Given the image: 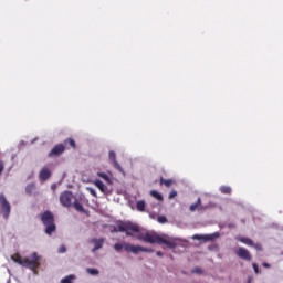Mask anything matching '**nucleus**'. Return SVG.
<instances>
[{
    "mask_svg": "<svg viewBox=\"0 0 283 283\" xmlns=\"http://www.w3.org/2000/svg\"><path fill=\"white\" fill-rule=\"evenodd\" d=\"M73 206H74V209L76 211H80L81 213L85 212V208H83V203L82 202L74 201Z\"/></svg>",
    "mask_w": 283,
    "mask_h": 283,
    "instance_id": "412c9836",
    "label": "nucleus"
},
{
    "mask_svg": "<svg viewBox=\"0 0 283 283\" xmlns=\"http://www.w3.org/2000/svg\"><path fill=\"white\" fill-rule=\"evenodd\" d=\"M41 222L45 227L46 235H52L56 231V223H54V214L46 210L41 214Z\"/></svg>",
    "mask_w": 283,
    "mask_h": 283,
    "instance_id": "20e7f679",
    "label": "nucleus"
},
{
    "mask_svg": "<svg viewBox=\"0 0 283 283\" xmlns=\"http://www.w3.org/2000/svg\"><path fill=\"white\" fill-rule=\"evenodd\" d=\"M191 273H197V275H200L202 273V269L200 268H193Z\"/></svg>",
    "mask_w": 283,
    "mask_h": 283,
    "instance_id": "7c9ffc66",
    "label": "nucleus"
},
{
    "mask_svg": "<svg viewBox=\"0 0 283 283\" xmlns=\"http://www.w3.org/2000/svg\"><path fill=\"white\" fill-rule=\"evenodd\" d=\"M11 260L15 262V264H20V266H25L31 271H36L39 266H41V256L36 252H33L31 255V260L28 258H22L19 254H14L11 256Z\"/></svg>",
    "mask_w": 283,
    "mask_h": 283,
    "instance_id": "f257e3e1",
    "label": "nucleus"
},
{
    "mask_svg": "<svg viewBox=\"0 0 283 283\" xmlns=\"http://www.w3.org/2000/svg\"><path fill=\"white\" fill-rule=\"evenodd\" d=\"M111 233H126L128 238H134L135 233H138V224L132 222H118Z\"/></svg>",
    "mask_w": 283,
    "mask_h": 283,
    "instance_id": "7ed1b4c3",
    "label": "nucleus"
},
{
    "mask_svg": "<svg viewBox=\"0 0 283 283\" xmlns=\"http://www.w3.org/2000/svg\"><path fill=\"white\" fill-rule=\"evenodd\" d=\"M216 238H220V234L218 232L212 234H195L192 237V240H201L202 242H213Z\"/></svg>",
    "mask_w": 283,
    "mask_h": 283,
    "instance_id": "6e6552de",
    "label": "nucleus"
},
{
    "mask_svg": "<svg viewBox=\"0 0 283 283\" xmlns=\"http://www.w3.org/2000/svg\"><path fill=\"white\" fill-rule=\"evenodd\" d=\"M72 200H74V195H72V191H64L60 195V202L62 207H72Z\"/></svg>",
    "mask_w": 283,
    "mask_h": 283,
    "instance_id": "0eeeda50",
    "label": "nucleus"
},
{
    "mask_svg": "<svg viewBox=\"0 0 283 283\" xmlns=\"http://www.w3.org/2000/svg\"><path fill=\"white\" fill-rule=\"evenodd\" d=\"M65 251H67V248H65V245H61L59 248V253H65Z\"/></svg>",
    "mask_w": 283,
    "mask_h": 283,
    "instance_id": "72a5a7b5",
    "label": "nucleus"
},
{
    "mask_svg": "<svg viewBox=\"0 0 283 283\" xmlns=\"http://www.w3.org/2000/svg\"><path fill=\"white\" fill-rule=\"evenodd\" d=\"M52 176V171L50 170V168L48 167H43L40 172H39V178L40 180H42L43 182H45V180H50Z\"/></svg>",
    "mask_w": 283,
    "mask_h": 283,
    "instance_id": "4468645a",
    "label": "nucleus"
},
{
    "mask_svg": "<svg viewBox=\"0 0 283 283\" xmlns=\"http://www.w3.org/2000/svg\"><path fill=\"white\" fill-rule=\"evenodd\" d=\"M34 191H36V185L34 184H29L25 187V193H28L29 196H32V193H34Z\"/></svg>",
    "mask_w": 283,
    "mask_h": 283,
    "instance_id": "a211bd4d",
    "label": "nucleus"
},
{
    "mask_svg": "<svg viewBox=\"0 0 283 283\" xmlns=\"http://www.w3.org/2000/svg\"><path fill=\"white\" fill-rule=\"evenodd\" d=\"M159 244H166V247H168V249H176V247H178L176 241L169 240V239H167L165 237H161V241H160Z\"/></svg>",
    "mask_w": 283,
    "mask_h": 283,
    "instance_id": "2eb2a0df",
    "label": "nucleus"
},
{
    "mask_svg": "<svg viewBox=\"0 0 283 283\" xmlns=\"http://www.w3.org/2000/svg\"><path fill=\"white\" fill-rule=\"evenodd\" d=\"M92 196H96V191L94 189H90Z\"/></svg>",
    "mask_w": 283,
    "mask_h": 283,
    "instance_id": "e433bc0d",
    "label": "nucleus"
},
{
    "mask_svg": "<svg viewBox=\"0 0 283 283\" xmlns=\"http://www.w3.org/2000/svg\"><path fill=\"white\" fill-rule=\"evenodd\" d=\"M114 249L117 251V253H120L123 249L126 251V253H134L135 255H138V253H154V249L145 248L143 245H134L132 243H115Z\"/></svg>",
    "mask_w": 283,
    "mask_h": 283,
    "instance_id": "f03ea898",
    "label": "nucleus"
},
{
    "mask_svg": "<svg viewBox=\"0 0 283 283\" xmlns=\"http://www.w3.org/2000/svg\"><path fill=\"white\" fill-rule=\"evenodd\" d=\"M262 266H264V269H271V264H269L266 262L262 263Z\"/></svg>",
    "mask_w": 283,
    "mask_h": 283,
    "instance_id": "f704fd0d",
    "label": "nucleus"
},
{
    "mask_svg": "<svg viewBox=\"0 0 283 283\" xmlns=\"http://www.w3.org/2000/svg\"><path fill=\"white\" fill-rule=\"evenodd\" d=\"M64 145L66 147H67V145H70L72 149H76V142L73 138H66L64 140Z\"/></svg>",
    "mask_w": 283,
    "mask_h": 283,
    "instance_id": "6ab92c4d",
    "label": "nucleus"
},
{
    "mask_svg": "<svg viewBox=\"0 0 283 283\" xmlns=\"http://www.w3.org/2000/svg\"><path fill=\"white\" fill-rule=\"evenodd\" d=\"M136 208H137V211H145V201L140 200V201H137L136 203Z\"/></svg>",
    "mask_w": 283,
    "mask_h": 283,
    "instance_id": "5701e85b",
    "label": "nucleus"
},
{
    "mask_svg": "<svg viewBox=\"0 0 283 283\" xmlns=\"http://www.w3.org/2000/svg\"><path fill=\"white\" fill-rule=\"evenodd\" d=\"M4 169H6V164L3 161H0V176L3 174Z\"/></svg>",
    "mask_w": 283,
    "mask_h": 283,
    "instance_id": "473e14b6",
    "label": "nucleus"
},
{
    "mask_svg": "<svg viewBox=\"0 0 283 283\" xmlns=\"http://www.w3.org/2000/svg\"><path fill=\"white\" fill-rule=\"evenodd\" d=\"M108 158H109L111 163H113V165H114L115 169H117V171H119L120 174H125L123 166H120V164H118V161L116 160V153L114 150H111L108 153Z\"/></svg>",
    "mask_w": 283,
    "mask_h": 283,
    "instance_id": "9d476101",
    "label": "nucleus"
},
{
    "mask_svg": "<svg viewBox=\"0 0 283 283\" xmlns=\"http://www.w3.org/2000/svg\"><path fill=\"white\" fill-rule=\"evenodd\" d=\"M156 255H158V258H163V252L161 251H157Z\"/></svg>",
    "mask_w": 283,
    "mask_h": 283,
    "instance_id": "c9c22d12",
    "label": "nucleus"
},
{
    "mask_svg": "<svg viewBox=\"0 0 283 283\" xmlns=\"http://www.w3.org/2000/svg\"><path fill=\"white\" fill-rule=\"evenodd\" d=\"M136 240H143L144 242H147L148 244H160L163 237L156 234V233H143L140 231V227L138 226V232H135L134 237Z\"/></svg>",
    "mask_w": 283,
    "mask_h": 283,
    "instance_id": "39448f33",
    "label": "nucleus"
},
{
    "mask_svg": "<svg viewBox=\"0 0 283 283\" xmlns=\"http://www.w3.org/2000/svg\"><path fill=\"white\" fill-rule=\"evenodd\" d=\"M97 176L102 178L103 180H106V182H109V176L105 172H97Z\"/></svg>",
    "mask_w": 283,
    "mask_h": 283,
    "instance_id": "393cba45",
    "label": "nucleus"
},
{
    "mask_svg": "<svg viewBox=\"0 0 283 283\" xmlns=\"http://www.w3.org/2000/svg\"><path fill=\"white\" fill-rule=\"evenodd\" d=\"M251 280H252V279H251V277H249V279H248V283H251Z\"/></svg>",
    "mask_w": 283,
    "mask_h": 283,
    "instance_id": "58836bf2",
    "label": "nucleus"
},
{
    "mask_svg": "<svg viewBox=\"0 0 283 283\" xmlns=\"http://www.w3.org/2000/svg\"><path fill=\"white\" fill-rule=\"evenodd\" d=\"M176 196H178V191L171 190L168 198H169V200H174V198H176Z\"/></svg>",
    "mask_w": 283,
    "mask_h": 283,
    "instance_id": "c85d7f7f",
    "label": "nucleus"
},
{
    "mask_svg": "<svg viewBox=\"0 0 283 283\" xmlns=\"http://www.w3.org/2000/svg\"><path fill=\"white\" fill-rule=\"evenodd\" d=\"M198 209V211H206V209H209L207 206H202V199L198 198L197 202L192 203L189 207V211L193 212Z\"/></svg>",
    "mask_w": 283,
    "mask_h": 283,
    "instance_id": "ddd939ff",
    "label": "nucleus"
},
{
    "mask_svg": "<svg viewBox=\"0 0 283 283\" xmlns=\"http://www.w3.org/2000/svg\"><path fill=\"white\" fill-rule=\"evenodd\" d=\"M221 193H231V187L229 186H221L220 187Z\"/></svg>",
    "mask_w": 283,
    "mask_h": 283,
    "instance_id": "b1692460",
    "label": "nucleus"
},
{
    "mask_svg": "<svg viewBox=\"0 0 283 283\" xmlns=\"http://www.w3.org/2000/svg\"><path fill=\"white\" fill-rule=\"evenodd\" d=\"M95 187H97V189H99V191H102V193H105V191H107V186H105V184H103V181L96 179L94 181Z\"/></svg>",
    "mask_w": 283,
    "mask_h": 283,
    "instance_id": "dca6fc26",
    "label": "nucleus"
},
{
    "mask_svg": "<svg viewBox=\"0 0 283 283\" xmlns=\"http://www.w3.org/2000/svg\"><path fill=\"white\" fill-rule=\"evenodd\" d=\"M238 258L241 260H245L247 262H251V252L247 250V248H239L237 252Z\"/></svg>",
    "mask_w": 283,
    "mask_h": 283,
    "instance_id": "f8f14e48",
    "label": "nucleus"
},
{
    "mask_svg": "<svg viewBox=\"0 0 283 283\" xmlns=\"http://www.w3.org/2000/svg\"><path fill=\"white\" fill-rule=\"evenodd\" d=\"M0 209L2 211V216L6 220L10 218V202H8V199H6V196L3 193L0 195Z\"/></svg>",
    "mask_w": 283,
    "mask_h": 283,
    "instance_id": "423d86ee",
    "label": "nucleus"
},
{
    "mask_svg": "<svg viewBox=\"0 0 283 283\" xmlns=\"http://www.w3.org/2000/svg\"><path fill=\"white\" fill-rule=\"evenodd\" d=\"M157 221L159 222V224H165L167 222V217L165 216H159L157 218Z\"/></svg>",
    "mask_w": 283,
    "mask_h": 283,
    "instance_id": "bb28decb",
    "label": "nucleus"
},
{
    "mask_svg": "<svg viewBox=\"0 0 283 283\" xmlns=\"http://www.w3.org/2000/svg\"><path fill=\"white\" fill-rule=\"evenodd\" d=\"M159 182H160V185H165V187H171L174 185L172 179H165L163 177H160Z\"/></svg>",
    "mask_w": 283,
    "mask_h": 283,
    "instance_id": "aec40b11",
    "label": "nucleus"
},
{
    "mask_svg": "<svg viewBox=\"0 0 283 283\" xmlns=\"http://www.w3.org/2000/svg\"><path fill=\"white\" fill-rule=\"evenodd\" d=\"M150 196H153V198H156V200L163 201V195H160L158 191L156 190H151L150 191Z\"/></svg>",
    "mask_w": 283,
    "mask_h": 283,
    "instance_id": "4be33fe9",
    "label": "nucleus"
},
{
    "mask_svg": "<svg viewBox=\"0 0 283 283\" xmlns=\"http://www.w3.org/2000/svg\"><path fill=\"white\" fill-rule=\"evenodd\" d=\"M252 266H253L254 273L256 275L260 274V268L258 266V263H253Z\"/></svg>",
    "mask_w": 283,
    "mask_h": 283,
    "instance_id": "c756f323",
    "label": "nucleus"
},
{
    "mask_svg": "<svg viewBox=\"0 0 283 283\" xmlns=\"http://www.w3.org/2000/svg\"><path fill=\"white\" fill-rule=\"evenodd\" d=\"M251 247H253L256 251H262V244L260 243H253Z\"/></svg>",
    "mask_w": 283,
    "mask_h": 283,
    "instance_id": "2f4dec72",
    "label": "nucleus"
},
{
    "mask_svg": "<svg viewBox=\"0 0 283 283\" xmlns=\"http://www.w3.org/2000/svg\"><path fill=\"white\" fill-rule=\"evenodd\" d=\"M239 242H242V244H247V247H252L253 245V240L247 237H239L237 239Z\"/></svg>",
    "mask_w": 283,
    "mask_h": 283,
    "instance_id": "f3484780",
    "label": "nucleus"
},
{
    "mask_svg": "<svg viewBox=\"0 0 283 283\" xmlns=\"http://www.w3.org/2000/svg\"><path fill=\"white\" fill-rule=\"evenodd\" d=\"M65 151V145L64 144H57L55 145L51 151L49 153V158H59Z\"/></svg>",
    "mask_w": 283,
    "mask_h": 283,
    "instance_id": "1a4fd4ad",
    "label": "nucleus"
},
{
    "mask_svg": "<svg viewBox=\"0 0 283 283\" xmlns=\"http://www.w3.org/2000/svg\"><path fill=\"white\" fill-rule=\"evenodd\" d=\"M74 279V275L65 276L61 280V283H72V280Z\"/></svg>",
    "mask_w": 283,
    "mask_h": 283,
    "instance_id": "a878e982",
    "label": "nucleus"
},
{
    "mask_svg": "<svg viewBox=\"0 0 283 283\" xmlns=\"http://www.w3.org/2000/svg\"><path fill=\"white\" fill-rule=\"evenodd\" d=\"M149 217L154 220L156 218L153 213L149 214Z\"/></svg>",
    "mask_w": 283,
    "mask_h": 283,
    "instance_id": "4c0bfd02",
    "label": "nucleus"
},
{
    "mask_svg": "<svg viewBox=\"0 0 283 283\" xmlns=\"http://www.w3.org/2000/svg\"><path fill=\"white\" fill-rule=\"evenodd\" d=\"M91 244H94V248L92 249V253H95V251H98L99 249H103V244H105V238H93L90 240Z\"/></svg>",
    "mask_w": 283,
    "mask_h": 283,
    "instance_id": "9b49d317",
    "label": "nucleus"
},
{
    "mask_svg": "<svg viewBox=\"0 0 283 283\" xmlns=\"http://www.w3.org/2000/svg\"><path fill=\"white\" fill-rule=\"evenodd\" d=\"M86 271L90 275H98V270L96 269L88 268Z\"/></svg>",
    "mask_w": 283,
    "mask_h": 283,
    "instance_id": "cd10ccee",
    "label": "nucleus"
}]
</instances>
